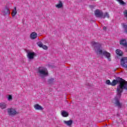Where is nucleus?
Instances as JSON below:
<instances>
[{"label":"nucleus","mask_w":127,"mask_h":127,"mask_svg":"<svg viewBox=\"0 0 127 127\" xmlns=\"http://www.w3.org/2000/svg\"><path fill=\"white\" fill-rule=\"evenodd\" d=\"M124 16H125L127 19V10H125L124 12Z\"/></svg>","instance_id":"4be33fe9"},{"label":"nucleus","mask_w":127,"mask_h":127,"mask_svg":"<svg viewBox=\"0 0 127 127\" xmlns=\"http://www.w3.org/2000/svg\"><path fill=\"white\" fill-rule=\"evenodd\" d=\"M94 14L96 17H99L100 18H106V17L107 18H110V15L109 14V13L105 12L104 14L103 11H101L100 9H96L94 11Z\"/></svg>","instance_id":"7ed1b4c3"},{"label":"nucleus","mask_w":127,"mask_h":127,"mask_svg":"<svg viewBox=\"0 0 127 127\" xmlns=\"http://www.w3.org/2000/svg\"><path fill=\"white\" fill-rule=\"evenodd\" d=\"M61 114L64 118H66V117H68L69 116L68 113L64 111L62 112Z\"/></svg>","instance_id":"dca6fc26"},{"label":"nucleus","mask_w":127,"mask_h":127,"mask_svg":"<svg viewBox=\"0 0 127 127\" xmlns=\"http://www.w3.org/2000/svg\"><path fill=\"white\" fill-rule=\"evenodd\" d=\"M120 45H122V46L127 47V40H126V39H122L120 41Z\"/></svg>","instance_id":"9d476101"},{"label":"nucleus","mask_w":127,"mask_h":127,"mask_svg":"<svg viewBox=\"0 0 127 127\" xmlns=\"http://www.w3.org/2000/svg\"><path fill=\"white\" fill-rule=\"evenodd\" d=\"M16 114H17V113L16 112V111H15V110H14V109H8V114L9 115V116H14L16 115Z\"/></svg>","instance_id":"39448f33"},{"label":"nucleus","mask_w":127,"mask_h":127,"mask_svg":"<svg viewBox=\"0 0 127 127\" xmlns=\"http://www.w3.org/2000/svg\"><path fill=\"white\" fill-rule=\"evenodd\" d=\"M37 73L42 78H43L44 76H47V75H48L47 69L44 67H39Z\"/></svg>","instance_id":"20e7f679"},{"label":"nucleus","mask_w":127,"mask_h":127,"mask_svg":"<svg viewBox=\"0 0 127 127\" xmlns=\"http://www.w3.org/2000/svg\"><path fill=\"white\" fill-rule=\"evenodd\" d=\"M92 46L94 47L95 52L97 55H103L105 56L108 61H111V54L107 51H103L101 49V46L98 42H92Z\"/></svg>","instance_id":"f03ea898"},{"label":"nucleus","mask_w":127,"mask_h":127,"mask_svg":"<svg viewBox=\"0 0 127 127\" xmlns=\"http://www.w3.org/2000/svg\"><path fill=\"white\" fill-rule=\"evenodd\" d=\"M56 7H57V8H62V7H63V3L62 2V1L59 0V3L56 5Z\"/></svg>","instance_id":"9b49d317"},{"label":"nucleus","mask_w":127,"mask_h":127,"mask_svg":"<svg viewBox=\"0 0 127 127\" xmlns=\"http://www.w3.org/2000/svg\"><path fill=\"white\" fill-rule=\"evenodd\" d=\"M30 37L31 39H35L37 37V33L36 32H32L30 35Z\"/></svg>","instance_id":"f8f14e48"},{"label":"nucleus","mask_w":127,"mask_h":127,"mask_svg":"<svg viewBox=\"0 0 127 127\" xmlns=\"http://www.w3.org/2000/svg\"><path fill=\"white\" fill-rule=\"evenodd\" d=\"M34 108L37 111H43V108L39 104H36L34 106Z\"/></svg>","instance_id":"1a4fd4ad"},{"label":"nucleus","mask_w":127,"mask_h":127,"mask_svg":"<svg viewBox=\"0 0 127 127\" xmlns=\"http://www.w3.org/2000/svg\"><path fill=\"white\" fill-rule=\"evenodd\" d=\"M119 83V86H117V92L118 96L122 95V92H123L124 89L127 91V81L120 77L116 78V79H114L111 82V86L115 87Z\"/></svg>","instance_id":"f257e3e1"},{"label":"nucleus","mask_w":127,"mask_h":127,"mask_svg":"<svg viewBox=\"0 0 127 127\" xmlns=\"http://www.w3.org/2000/svg\"><path fill=\"white\" fill-rule=\"evenodd\" d=\"M64 123L68 127H71L73 124V120H70L69 121H64Z\"/></svg>","instance_id":"0eeeda50"},{"label":"nucleus","mask_w":127,"mask_h":127,"mask_svg":"<svg viewBox=\"0 0 127 127\" xmlns=\"http://www.w3.org/2000/svg\"><path fill=\"white\" fill-rule=\"evenodd\" d=\"M106 84H107V85H111L112 86V82H111L110 80H106Z\"/></svg>","instance_id":"412c9836"},{"label":"nucleus","mask_w":127,"mask_h":127,"mask_svg":"<svg viewBox=\"0 0 127 127\" xmlns=\"http://www.w3.org/2000/svg\"><path fill=\"white\" fill-rule=\"evenodd\" d=\"M107 30V27L104 26L103 27V30Z\"/></svg>","instance_id":"393cba45"},{"label":"nucleus","mask_w":127,"mask_h":127,"mask_svg":"<svg viewBox=\"0 0 127 127\" xmlns=\"http://www.w3.org/2000/svg\"><path fill=\"white\" fill-rule=\"evenodd\" d=\"M35 55V53L34 52H28L27 53V57L29 59H33L34 58V56Z\"/></svg>","instance_id":"6e6552de"},{"label":"nucleus","mask_w":127,"mask_h":127,"mask_svg":"<svg viewBox=\"0 0 127 127\" xmlns=\"http://www.w3.org/2000/svg\"><path fill=\"white\" fill-rule=\"evenodd\" d=\"M17 13V11H16V7H14V10H12L11 15L12 17H14L16 14Z\"/></svg>","instance_id":"4468645a"},{"label":"nucleus","mask_w":127,"mask_h":127,"mask_svg":"<svg viewBox=\"0 0 127 127\" xmlns=\"http://www.w3.org/2000/svg\"><path fill=\"white\" fill-rule=\"evenodd\" d=\"M116 53L119 56H123V52H122V51H121V50H119V49L116 50Z\"/></svg>","instance_id":"2eb2a0df"},{"label":"nucleus","mask_w":127,"mask_h":127,"mask_svg":"<svg viewBox=\"0 0 127 127\" xmlns=\"http://www.w3.org/2000/svg\"><path fill=\"white\" fill-rule=\"evenodd\" d=\"M8 101H11V100H12V96L9 95L8 97Z\"/></svg>","instance_id":"5701e85b"},{"label":"nucleus","mask_w":127,"mask_h":127,"mask_svg":"<svg viewBox=\"0 0 127 127\" xmlns=\"http://www.w3.org/2000/svg\"><path fill=\"white\" fill-rule=\"evenodd\" d=\"M117 1H119L120 4L121 5H126V3L123 0H116Z\"/></svg>","instance_id":"6ab92c4d"},{"label":"nucleus","mask_w":127,"mask_h":127,"mask_svg":"<svg viewBox=\"0 0 127 127\" xmlns=\"http://www.w3.org/2000/svg\"><path fill=\"white\" fill-rule=\"evenodd\" d=\"M37 45L39 47H40L41 48H42L43 49H44L45 50H47L48 47L46 45H44L42 42H39L37 43Z\"/></svg>","instance_id":"423d86ee"},{"label":"nucleus","mask_w":127,"mask_h":127,"mask_svg":"<svg viewBox=\"0 0 127 127\" xmlns=\"http://www.w3.org/2000/svg\"><path fill=\"white\" fill-rule=\"evenodd\" d=\"M5 15L9 14L10 12L9 11V9L8 8H6L3 11Z\"/></svg>","instance_id":"a211bd4d"},{"label":"nucleus","mask_w":127,"mask_h":127,"mask_svg":"<svg viewBox=\"0 0 127 127\" xmlns=\"http://www.w3.org/2000/svg\"><path fill=\"white\" fill-rule=\"evenodd\" d=\"M123 25L124 28L125 29V32L127 33V25L123 24Z\"/></svg>","instance_id":"aec40b11"},{"label":"nucleus","mask_w":127,"mask_h":127,"mask_svg":"<svg viewBox=\"0 0 127 127\" xmlns=\"http://www.w3.org/2000/svg\"><path fill=\"white\" fill-rule=\"evenodd\" d=\"M54 81V79H53V78H51V79H49V80H48V82H49V83H52V82H53Z\"/></svg>","instance_id":"b1692460"},{"label":"nucleus","mask_w":127,"mask_h":127,"mask_svg":"<svg viewBox=\"0 0 127 127\" xmlns=\"http://www.w3.org/2000/svg\"><path fill=\"white\" fill-rule=\"evenodd\" d=\"M115 104L116 105V107H118L120 109L122 108V106H123V104L120 102V100H116L115 103Z\"/></svg>","instance_id":"ddd939ff"},{"label":"nucleus","mask_w":127,"mask_h":127,"mask_svg":"<svg viewBox=\"0 0 127 127\" xmlns=\"http://www.w3.org/2000/svg\"><path fill=\"white\" fill-rule=\"evenodd\" d=\"M0 108L3 110V109H5L6 108V104L4 103H0Z\"/></svg>","instance_id":"f3484780"}]
</instances>
